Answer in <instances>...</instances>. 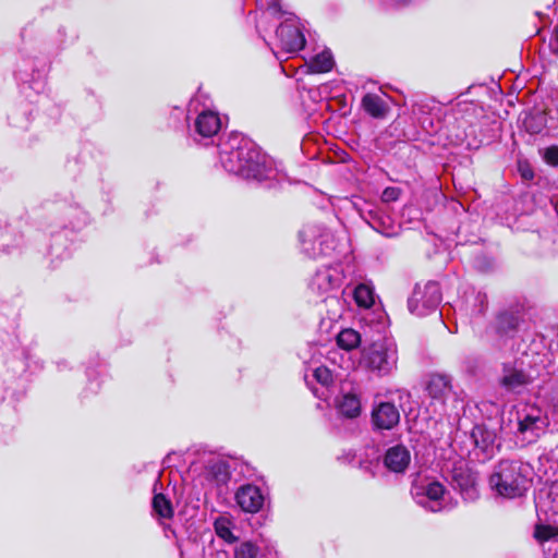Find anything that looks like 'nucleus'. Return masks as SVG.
<instances>
[{
	"label": "nucleus",
	"instance_id": "obj_2",
	"mask_svg": "<svg viewBox=\"0 0 558 558\" xmlns=\"http://www.w3.org/2000/svg\"><path fill=\"white\" fill-rule=\"evenodd\" d=\"M531 483V468L520 461H500L489 477V485L498 495L507 498L522 496Z\"/></svg>",
	"mask_w": 558,
	"mask_h": 558
},
{
	"label": "nucleus",
	"instance_id": "obj_1",
	"mask_svg": "<svg viewBox=\"0 0 558 558\" xmlns=\"http://www.w3.org/2000/svg\"><path fill=\"white\" fill-rule=\"evenodd\" d=\"M223 168L245 179L263 181L274 179L276 170L271 160L250 140L234 136L220 151Z\"/></svg>",
	"mask_w": 558,
	"mask_h": 558
},
{
	"label": "nucleus",
	"instance_id": "obj_8",
	"mask_svg": "<svg viewBox=\"0 0 558 558\" xmlns=\"http://www.w3.org/2000/svg\"><path fill=\"white\" fill-rule=\"evenodd\" d=\"M412 494L418 497H425V499H418L417 502L430 511L436 512L441 508L440 499L445 494L444 486L436 481L429 482L426 485H414Z\"/></svg>",
	"mask_w": 558,
	"mask_h": 558
},
{
	"label": "nucleus",
	"instance_id": "obj_22",
	"mask_svg": "<svg viewBox=\"0 0 558 558\" xmlns=\"http://www.w3.org/2000/svg\"><path fill=\"white\" fill-rule=\"evenodd\" d=\"M475 445L485 452H492L494 447V435L483 427H475L472 433Z\"/></svg>",
	"mask_w": 558,
	"mask_h": 558
},
{
	"label": "nucleus",
	"instance_id": "obj_26",
	"mask_svg": "<svg viewBox=\"0 0 558 558\" xmlns=\"http://www.w3.org/2000/svg\"><path fill=\"white\" fill-rule=\"evenodd\" d=\"M258 548L252 542H243L234 551L235 558H257Z\"/></svg>",
	"mask_w": 558,
	"mask_h": 558
},
{
	"label": "nucleus",
	"instance_id": "obj_5",
	"mask_svg": "<svg viewBox=\"0 0 558 558\" xmlns=\"http://www.w3.org/2000/svg\"><path fill=\"white\" fill-rule=\"evenodd\" d=\"M441 301L440 287L436 281L424 284L417 283L409 299L408 305L411 313L424 316L437 308Z\"/></svg>",
	"mask_w": 558,
	"mask_h": 558
},
{
	"label": "nucleus",
	"instance_id": "obj_13",
	"mask_svg": "<svg viewBox=\"0 0 558 558\" xmlns=\"http://www.w3.org/2000/svg\"><path fill=\"white\" fill-rule=\"evenodd\" d=\"M530 381L527 375H525L522 371L505 367L504 375L500 378V385L506 388L508 391L519 392L521 388L526 386Z\"/></svg>",
	"mask_w": 558,
	"mask_h": 558
},
{
	"label": "nucleus",
	"instance_id": "obj_16",
	"mask_svg": "<svg viewBox=\"0 0 558 558\" xmlns=\"http://www.w3.org/2000/svg\"><path fill=\"white\" fill-rule=\"evenodd\" d=\"M338 278L333 276L331 269L323 268L317 270L312 279L311 287L320 293H326L338 286Z\"/></svg>",
	"mask_w": 558,
	"mask_h": 558
},
{
	"label": "nucleus",
	"instance_id": "obj_10",
	"mask_svg": "<svg viewBox=\"0 0 558 558\" xmlns=\"http://www.w3.org/2000/svg\"><path fill=\"white\" fill-rule=\"evenodd\" d=\"M235 500L243 511L250 513L259 511L264 505V496L260 489L251 484L241 486L238 489Z\"/></svg>",
	"mask_w": 558,
	"mask_h": 558
},
{
	"label": "nucleus",
	"instance_id": "obj_27",
	"mask_svg": "<svg viewBox=\"0 0 558 558\" xmlns=\"http://www.w3.org/2000/svg\"><path fill=\"white\" fill-rule=\"evenodd\" d=\"M314 377L323 386H329L333 381L331 372L325 366L317 367L314 371Z\"/></svg>",
	"mask_w": 558,
	"mask_h": 558
},
{
	"label": "nucleus",
	"instance_id": "obj_12",
	"mask_svg": "<svg viewBox=\"0 0 558 558\" xmlns=\"http://www.w3.org/2000/svg\"><path fill=\"white\" fill-rule=\"evenodd\" d=\"M221 123L217 113L204 111L195 121L196 132L203 137H211L220 130Z\"/></svg>",
	"mask_w": 558,
	"mask_h": 558
},
{
	"label": "nucleus",
	"instance_id": "obj_11",
	"mask_svg": "<svg viewBox=\"0 0 558 558\" xmlns=\"http://www.w3.org/2000/svg\"><path fill=\"white\" fill-rule=\"evenodd\" d=\"M411 461L410 451L402 445L389 448L385 454V466L395 473H403Z\"/></svg>",
	"mask_w": 558,
	"mask_h": 558
},
{
	"label": "nucleus",
	"instance_id": "obj_6",
	"mask_svg": "<svg viewBox=\"0 0 558 558\" xmlns=\"http://www.w3.org/2000/svg\"><path fill=\"white\" fill-rule=\"evenodd\" d=\"M535 507L539 519L558 522V481L545 483L535 495Z\"/></svg>",
	"mask_w": 558,
	"mask_h": 558
},
{
	"label": "nucleus",
	"instance_id": "obj_21",
	"mask_svg": "<svg viewBox=\"0 0 558 558\" xmlns=\"http://www.w3.org/2000/svg\"><path fill=\"white\" fill-rule=\"evenodd\" d=\"M353 296L360 307L369 308L375 302L373 288L365 283L354 289Z\"/></svg>",
	"mask_w": 558,
	"mask_h": 558
},
{
	"label": "nucleus",
	"instance_id": "obj_23",
	"mask_svg": "<svg viewBox=\"0 0 558 558\" xmlns=\"http://www.w3.org/2000/svg\"><path fill=\"white\" fill-rule=\"evenodd\" d=\"M153 509L160 518L169 519L173 515L171 502L162 494L155 495Z\"/></svg>",
	"mask_w": 558,
	"mask_h": 558
},
{
	"label": "nucleus",
	"instance_id": "obj_30",
	"mask_svg": "<svg viewBox=\"0 0 558 558\" xmlns=\"http://www.w3.org/2000/svg\"><path fill=\"white\" fill-rule=\"evenodd\" d=\"M548 46L550 52L558 58V24L555 26L551 33Z\"/></svg>",
	"mask_w": 558,
	"mask_h": 558
},
{
	"label": "nucleus",
	"instance_id": "obj_31",
	"mask_svg": "<svg viewBox=\"0 0 558 558\" xmlns=\"http://www.w3.org/2000/svg\"><path fill=\"white\" fill-rule=\"evenodd\" d=\"M278 7H279V4H278L277 2H275V3L270 4V5L268 7V12H269L270 14H275V13H277V12H278Z\"/></svg>",
	"mask_w": 558,
	"mask_h": 558
},
{
	"label": "nucleus",
	"instance_id": "obj_7",
	"mask_svg": "<svg viewBox=\"0 0 558 558\" xmlns=\"http://www.w3.org/2000/svg\"><path fill=\"white\" fill-rule=\"evenodd\" d=\"M280 47L287 52H296L305 45V37L294 17L287 19L277 28Z\"/></svg>",
	"mask_w": 558,
	"mask_h": 558
},
{
	"label": "nucleus",
	"instance_id": "obj_14",
	"mask_svg": "<svg viewBox=\"0 0 558 558\" xmlns=\"http://www.w3.org/2000/svg\"><path fill=\"white\" fill-rule=\"evenodd\" d=\"M452 482L460 488L465 499L476 497L475 477L468 470H462L461 468L454 469L452 472Z\"/></svg>",
	"mask_w": 558,
	"mask_h": 558
},
{
	"label": "nucleus",
	"instance_id": "obj_15",
	"mask_svg": "<svg viewBox=\"0 0 558 558\" xmlns=\"http://www.w3.org/2000/svg\"><path fill=\"white\" fill-rule=\"evenodd\" d=\"M426 391L429 397L442 400L451 391V381L447 375H432L426 385Z\"/></svg>",
	"mask_w": 558,
	"mask_h": 558
},
{
	"label": "nucleus",
	"instance_id": "obj_9",
	"mask_svg": "<svg viewBox=\"0 0 558 558\" xmlns=\"http://www.w3.org/2000/svg\"><path fill=\"white\" fill-rule=\"evenodd\" d=\"M399 410L391 402H380L373 409L372 422L376 428L391 429L399 423Z\"/></svg>",
	"mask_w": 558,
	"mask_h": 558
},
{
	"label": "nucleus",
	"instance_id": "obj_3",
	"mask_svg": "<svg viewBox=\"0 0 558 558\" xmlns=\"http://www.w3.org/2000/svg\"><path fill=\"white\" fill-rule=\"evenodd\" d=\"M398 350L392 342H375L362 351L361 365L378 376L397 369Z\"/></svg>",
	"mask_w": 558,
	"mask_h": 558
},
{
	"label": "nucleus",
	"instance_id": "obj_24",
	"mask_svg": "<svg viewBox=\"0 0 558 558\" xmlns=\"http://www.w3.org/2000/svg\"><path fill=\"white\" fill-rule=\"evenodd\" d=\"M215 531L219 537L228 543H234L236 541V537L231 532L230 521L228 519H217L215 521Z\"/></svg>",
	"mask_w": 558,
	"mask_h": 558
},
{
	"label": "nucleus",
	"instance_id": "obj_29",
	"mask_svg": "<svg viewBox=\"0 0 558 558\" xmlns=\"http://www.w3.org/2000/svg\"><path fill=\"white\" fill-rule=\"evenodd\" d=\"M400 196V190L395 186L386 187L381 194V199L385 203L395 202Z\"/></svg>",
	"mask_w": 558,
	"mask_h": 558
},
{
	"label": "nucleus",
	"instance_id": "obj_4",
	"mask_svg": "<svg viewBox=\"0 0 558 558\" xmlns=\"http://www.w3.org/2000/svg\"><path fill=\"white\" fill-rule=\"evenodd\" d=\"M518 434L526 442H534L549 425L546 413L537 405L523 404L517 411Z\"/></svg>",
	"mask_w": 558,
	"mask_h": 558
},
{
	"label": "nucleus",
	"instance_id": "obj_20",
	"mask_svg": "<svg viewBox=\"0 0 558 558\" xmlns=\"http://www.w3.org/2000/svg\"><path fill=\"white\" fill-rule=\"evenodd\" d=\"M332 66H333L332 54L328 50H324L320 53L316 54L310 63V69L312 70V72H315V73L328 72L332 69Z\"/></svg>",
	"mask_w": 558,
	"mask_h": 558
},
{
	"label": "nucleus",
	"instance_id": "obj_18",
	"mask_svg": "<svg viewBox=\"0 0 558 558\" xmlns=\"http://www.w3.org/2000/svg\"><path fill=\"white\" fill-rule=\"evenodd\" d=\"M339 412L350 418L356 417L361 413L360 399L352 393L343 395L338 402Z\"/></svg>",
	"mask_w": 558,
	"mask_h": 558
},
{
	"label": "nucleus",
	"instance_id": "obj_19",
	"mask_svg": "<svg viewBox=\"0 0 558 558\" xmlns=\"http://www.w3.org/2000/svg\"><path fill=\"white\" fill-rule=\"evenodd\" d=\"M337 344L345 351L354 350L361 344V335L352 328L342 329L337 336Z\"/></svg>",
	"mask_w": 558,
	"mask_h": 558
},
{
	"label": "nucleus",
	"instance_id": "obj_28",
	"mask_svg": "<svg viewBox=\"0 0 558 558\" xmlns=\"http://www.w3.org/2000/svg\"><path fill=\"white\" fill-rule=\"evenodd\" d=\"M544 159L550 166H558V147L550 146L544 151Z\"/></svg>",
	"mask_w": 558,
	"mask_h": 558
},
{
	"label": "nucleus",
	"instance_id": "obj_25",
	"mask_svg": "<svg viewBox=\"0 0 558 558\" xmlns=\"http://www.w3.org/2000/svg\"><path fill=\"white\" fill-rule=\"evenodd\" d=\"M535 537L539 542L550 541L558 543V529L553 525H537L535 529Z\"/></svg>",
	"mask_w": 558,
	"mask_h": 558
},
{
	"label": "nucleus",
	"instance_id": "obj_32",
	"mask_svg": "<svg viewBox=\"0 0 558 558\" xmlns=\"http://www.w3.org/2000/svg\"><path fill=\"white\" fill-rule=\"evenodd\" d=\"M522 175L525 179H531L533 177V173L532 171H523Z\"/></svg>",
	"mask_w": 558,
	"mask_h": 558
},
{
	"label": "nucleus",
	"instance_id": "obj_17",
	"mask_svg": "<svg viewBox=\"0 0 558 558\" xmlns=\"http://www.w3.org/2000/svg\"><path fill=\"white\" fill-rule=\"evenodd\" d=\"M362 106L374 118H383L388 111L384 99L376 94H366L362 99Z\"/></svg>",
	"mask_w": 558,
	"mask_h": 558
}]
</instances>
